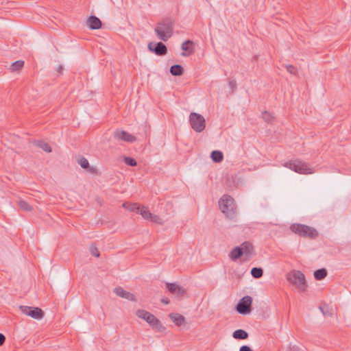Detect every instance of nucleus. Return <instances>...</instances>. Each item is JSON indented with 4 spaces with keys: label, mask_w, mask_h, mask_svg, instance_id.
I'll list each match as a JSON object with an SVG mask.
<instances>
[{
    "label": "nucleus",
    "mask_w": 351,
    "mask_h": 351,
    "mask_svg": "<svg viewBox=\"0 0 351 351\" xmlns=\"http://www.w3.org/2000/svg\"><path fill=\"white\" fill-rule=\"evenodd\" d=\"M122 206L129 211L136 212L140 214L145 220L149 221L158 225H162V219L158 215L150 213L145 206H140L137 204L123 203Z\"/></svg>",
    "instance_id": "nucleus-1"
},
{
    "label": "nucleus",
    "mask_w": 351,
    "mask_h": 351,
    "mask_svg": "<svg viewBox=\"0 0 351 351\" xmlns=\"http://www.w3.org/2000/svg\"><path fill=\"white\" fill-rule=\"evenodd\" d=\"M286 279L299 291H306L308 285L305 276L302 271L293 269L286 274Z\"/></svg>",
    "instance_id": "nucleus-2"
},
{
    "label": "nucleus",
    "mask_w": 351,
    "mask_h": 351,
    "mask_svg": "<svg viewBox=\"0 0 351 351\" xmlns=\"http://www.w3.org/2000/svg\"><path fill=\"white\" fill-rule=\"evenodd\" d=\"M220 210L230 219L233 220L236 217V207L234 199L228 195H223L219 201Z\"/></svg>",
    "instance_id": "nucleus-3"
},
{
    "label": "nucleus",
    "mask_w": 351,
    "mask_h": 351,
    "mask_svg": "<svg viewBox=\"0 0 351 351\" xmlns=\"http://www.w3.org/2000/svg\"><path fill=\"white\" fill-rule=\"evenodd\" d=\"M136 315L138 317L146 321L152 328L157 331L164 332L166 330L161 322L151 313L143 309H138L136 311Z\"/></svg>",
    "instance_id": "nucleus-4"
},
{
    "label": "nucleus",
    "mask_w": 351,
    "mask_h": 351,
    "mask_svg": "<svg viewBox=\"0 0 351 351\" xmlns=\"http://www.w3.org/2000/svg\"><path fill=\"white\" fill-rule=\"evenodd\" d=\"M154 32L159 39L167 41L173 34L172 22L168 19L163 20L156 25Z\"/></svg>",
    "instance_id": "nucleus-5"
},
{
    "label": "nucleus",
    "mask_w": 351,
    "mask_h": 351,
    "mask_svg": "<svg viewBox=\"0 0 351 351\" xmlns=\"http://www.w3.org/2000/svg\"><path fill=\"white\" fill-rule=\"evenodd\" d=\"M253 246L248 242H244L240 246L234 248L229 254L230 259L235 261L238 258L242 257L246 260L253 253Z\"/></svg>",
    "instance_id": "nucleus-6"
},
{
    "label": "nucleus",
    "mask_w": 351,
    "mask_h": 351,
    "mask_svg": "<svg viewBox=\"0 0 351 351\" xmlns=\"http://www.w3.org/2000/svg\"><path fill=\"white\" fill-rule=\"evenodd\" d=\"M282 166L300 174H311L314 172L307 163L299 160L286 162Z\"/></svg>",
    "instance_id": "nucleus-7"
},
{
    "label": "nucleus",
    "mask_w": 351,
    "mask_h": 351,
    "mask_svg": "<svg viewBox=\"0 0 351 351\" xmlns=\"http://www.w3.org/2000/svg\"><path fill=\"white\" fill-rule=\"evenodd\" d=\"M189 121L191 128L196 132H202L206 128V120L200 114L191 112L189 114Z\"/></svg>",
    "instance_id": "nucleus-8"
},
{
    "label": "nucleus",
    "mask_w": 351,
    "mask_h": 351,
    "mask_svg": "<svg viewBox=\"0 0 351 351\" xmlns=\"http://www.w3.org/2000/svg\"><path fill=\"white\" fill-rule=\"evenodd\" d=\"M290 229L295 234L305 237L315 238L318 234L315 229L302 224H293Z\"/></svg>",
    "instance_id": "nucleus-9"
},
{
    "label": "nucleus",
    "mask_w": 351,
    "mask_h": 351,
    "mask_svg": "<svg viewBox=\"0 0 351 351\" xmlns=\"http://www.w3.org/2000/svg\"><path fill=\"white\" fill-rule=\"evenodd\" d=\"M21 312L35 319H41L44 317V312L38 307H32L28 306H20Z\"/></svg>",
    "instance_id": "nucleus-10"
},
{
    "label": "nucleus",
    "mask_w": 351,
    "mask_h": 351,
    "mask_svg": "<svg viewBox=\"0 0 351 351\" xmlns=\"http://www.w3.org/2000/svg\"><path fill=\"white\" fill-rule=\"evenodd\" d=\"M252 302V298L246 295L240 300L237 305V311L240 314L246 315L250 313L252 311L251 305Z\"/></svg>",
    "instance_id": "nucleus-11"
},
{
    "label": "nucleus",
    "mask_w": 351,
    "mask_h": 351,
    "mask_svg": "<svg viewBox=\"0 0 351 351\" xmlns=\"http://www.w3.org/2000/svg\"><path fill=\"white\" fill-rule=\"evenodd\" d=\"M166 287L171 294L178 298H182L186 293L184 287L179 286L176 283L167 282Z\"/></svg>",
    "instance_id": "nucleus-12"
},
{
    "label": "nucleus",
    "mask_w": 351,
    "mask_h": 351,
    "mask_svg": "<svg viewBox=\"0 0 351 351\" xmlns=\"http://www.w3.org/2000/svg\"><path fill=\"white\" fill-rule=\"evenodd\" d=\"M149 50L158 56H164L167 53L166 46L162 43H149L147 45Z\"/></svg>",
    "instance_id": "nucleus-13"
},
{
    "label": "nucleus",
    "mask_w": 351,
    "mask_h": 351,
    "mask_svg": "<svg viewBox=\"0 0 351 351\" xmlns=\"http://www.w3.org/2000/svg\"><path fill=\"white\" fill-rule=\"evenodd\" d=\"M114 137L118 140L132 143L136 141V137L125 131L117 130L114 132Z\"/></svg>",
    "instance_id": "nucleus-14"
},
{
    "label": "nucleus",
    "mask_w": 351,
    "mask_h": 351,
    "mask_svg": "<svg viewBox=\"0 0 351 351\" xmlns=\"http://www.w3.org/2000/svg\"><path fill=\"white\" fill-rule=\"evenodd\" d=\"M114 293L121 298L127 299L130 301H136L135 296L132 293L124 290L121 287L114 288Z\"/></svg>",
    "instance_id": "nucleus-15"
},
{
    "label": "nucleus",
    "mask_w": 351,
    "mask_h": 351,
    "mask_svg": "<svg viewBox=\"0 0 351 351\" xmlns=\"http://www.w3.org/2000/svg\"><path fill=\"white\" fill-rule=\"evenodd\" d=\"M193 43L191 40L184 41L181 46L183 52L182 53V56H186L193 53Z\"/></svg>",
    "instance_id": "nucleus-16"
},
{
    "label": "nucleus",
    "mask_w": 351,
    "mask_h": 351,
    "mask_svg": "<svg viewBox=\"0 0 351 351\" xmlns=\"http://www.w3.org/2000/svg\"><path fill=\"white\" fill-rule=\"evenodd\" d=\"M171 320L178 326H181L185 323V317L179 313H170L169 315Z\"/></svg>",
    "instance_id": "nucleus-17"
},
{
    "label": "nucleus",
    "mask_w": 351,
    "mask_h": 351,
    "mask_svg": "<svg viewBox=\"0 0 351 351\" xmlns=\"http://www.w3.org/2000/svg\"><path fill=\"white\" fill-rule=\"evenodd\" d=\"M88 25L92 29H99L101 26V21L95 16H91L88 19Z\"/></svg>",
    "instance_id": "nucleus-18"
},
{
    "label": "nucleus",
    "mask_w": 351,
    "mask_h": 351,
    "mask_svg": "<svg viewBox=\"0 0 351 351\" xmlns=\"http://www.w3.org/2000/svg\"><path fill=\"white\" fill-rule=\"evenodd\" d=\"M232 337L236 339H246L248 337V333L244 330L238 329L234 331Z\"/></svg>",
    "instance_id": "nucleus-19"
},
{
    "label": "nucleus",
    "mask_w": 351,
    "mask_h": 351,
    "mask_svg": "<svg viewBox=\"0 0 351 351\" xmlns=\"http://www.w3.org/2000/svg\"><path fill=\"white\" fill-rule=\"evenodd\" d=\"M184 72L183 67L180 64H175L171 66L170 73L174 76L182 75Z\"/></svg>",
    "instance_id": "nucleus-20"
},
{
    "label": "nucleus",
    "mask_w": 351,
    "mask_h": 351,
    "mask_svg": "<svg viewBox=\"0 0 351 351\" xmlns=\"http://www.w3.org/2000/svg\"><path fill=\"white\" fill-rule=\"evenodd\" d=\"M327 270L325 268L319 269L314 271V278L317 280H321L327 276Z\"/></svg>",
    "instance_id": "nucleus-21"
},
{
    "label": "nucleus",
    "mask_w": 351,
    "mask_h": 351,
    "mask_svg": "<svg viewBox=\"0 0 351 351\" xmlns=\"http://www.w3.org/2000/svg\"><path fill=\"white\" fill-rule=\"evenodd\" d=\"M212 160L215 162H220L223 160V156L220 151H213L210 155Z\"/></svg>",
    "instance_id": "nucleus-22"
},
{
    "label": "nucleus",
    "mask_w": 351,
    "mask_h": 351,
    "mask_svg": "<svg viewBox=\"0 0 351 351\" xmlns=\"http://www.w3.org/2000/svg\"><path fill=\"white\" fill-rule=\"evenodd\" d=\"M18 205L23 210L31 211L32 210V206L23 199H19L18 201Z\"/></svg>",
    "instance_id": "nucleus-23"
},
{
    "label": "nucleus",
    "mask_w": 351,
    "mask_h": 351,
    "mask_svg": "<svg viewBox=\"0 0 351 351\" xmlns=\"http://www.w3.org/2000/svg\"><path fill=\"white\" fill-rule=\"evenodd\" d=\"M251 274L254 278H259L263 276V270L261 267H254L251 270Z\"/></svg>",
    "instance_id": "nucleus-24"
},
{
    "label": "nucleus",
    "mask_w": 351,
    "mask_h": 351,
    "mask_svg": "<svg viewBox=\"0 0 351 351\" xmlns=\"http://www.w3.org/2000/svg\"><path fill=\"white\" fill-rule=\"evenodd\" d=\"M24 62L22 60H17L11 65V69L13 71H18L23 67Z\"/></svg>",
    "instance_id": "nucleus-25"
},
{
    "label": "nucleus",
    "mask_w": 351,
    "mask_h": 351,
    "mask_svg": "<svg viewBox=\"0 0 351 351\" xmlns=\"http://www.w3.org/2000/svg\"><path fill=\"white\" fill-rule=\"evenodd\" d=\"M38 146L45 152H51V149L49 146V145L45 142H39L38 143Z\"/></svg>",
    "instance_id": "nucleus-26"
},
{
    "label": "nucleus",
    "mask_w": 351,
    "mask_h": 351,
    "mask_svg": "<svg viewBox=\"0 0 351 351\" xmlns=\"http://www.w3.org/2000/svg\"><path fill=\"white\" fill-rule=\"evenodd\" d=\"M78 163L84 169H87L89 166V162H88V160L86 159L85 158H81L78 160Z\"/></svg>",
    "instance_id": "nucleus-27"
},
{
    "label": "nucleus",
    "mask_w": 351,
    "mask_h": 351,
    "mask_svg": "<svg viewBox=\"0 0 351 351\" xmlns=\"http://www.w3.org/2000/svg\"><path fill=\"white\" fill-rule=\"evenodd\" d=\"M124 162L125 164L130 165V166H136V162L134 158H132L130 157H125L124 158Z\"/></svg>",
    "instance_id": "nucleus-28"
},
{
    "label": "nucleus",
    "mask_w": 351,
    "mask_h": 351,
    "mask_svg": "<svg viewBox=\"0 0 351 351\" xmlns=\"http://www.w3.org/2000/svg\"><path fill=\"white\" fill-rule=\"evenodd\" d=\"M263 118L265 121L270 122L273 120L274 117L271 113L265 111L263 113Z\"/></svg>",
    "instance_id": "nucleus-29"
},
{
    "label": "nucleus",
    "mask_w": 351,
    "mask_h": 351,
    "mask_svg": "<svg viewBox=\"0 0 351 351\" xmlns=\"http://www.w3.org/2000/svg\"><path fill=\"white\" fill-rule=\"evenodd\" d=\"M90 252L94 256L98 257L99 256V250L95 245H91L90 246Z\"/></svg>",
    "instance_id": "nucleus-30"
},
{
    "label": "nucleus",
    "mask_w": 351,
    "mask_h": 351,
    "mask_svg": "<svg viewBox=\"0 0 351 351\" xmlns=\"http://www.w3.org/2000/svg\"><path fill=\"white\" fill-rule=\"evenodd\" d=\"M287 71L291 74H295L296 72V69L292 65H287Z\"/></svg>",
    "instance_id": "nucleus-31"
},
{
    "label": "nucleus",
    "mask_w": 351,
    "mask_h": 351,
    "mask_svg": "<svg viewBox=\"0 0 351 351\" xmlns=\"http://www.w3.org/2000/svg\"><path fill=\"white\" fill-rule=\"evenodd\" d=\"M239 351H252V350L248 346H242Z\"/></svg>",
    "instance_id": "nucleus-32"
},
{
    "label": "nucleus",
    "mask_w": 351,
    "mask_h": 351,
    "mask_svg": "<svg viewBox=\"0 0 351 351\" xmlns=\"http://www.w3.org/2000/svg\"><path fill=\"white\" fill-rule=\"evenodd\" d=\"M5 341V337L3 334L0 333V346H2Z\"/></svg>",
    "instance_id": "nucleus-33"
},
{
    "label": "nucleus",
    "mask_w": 351,
    "mask_h": 351,
    "mask_svg": "<svg viewBox=\"0 0 351 351\" xmlns=\"http://www.w3.org/2000/svg\"><path fill=\"white\" fill-rule=\"evenodd\" d=\"M160 301L162 303L165 304H169L170 302L169 300L167 298H161Z\"/></svg>",
    "instance_id": "nucleus-34"
},
{
    "label": "nucleus",
    "mask_w": 351,
    "mask_h": 351,
    "mask_svg": "<svg viewBox=\"0 0 351 351\" xmlns=\"http://www.w3.org/2000/svg\"><path fill=\"white\" fill-rule=\"evenodd\" d=\"M288 351H298V348H295V346L293 347H289V350Z\"/></svg>",
    "instance_id": "nucleus-35"
}]
</instances>
